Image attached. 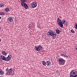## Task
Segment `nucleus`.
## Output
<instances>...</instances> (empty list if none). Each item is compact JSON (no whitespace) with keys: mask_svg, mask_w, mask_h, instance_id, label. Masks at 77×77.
<instances>
[{"mask_svg":"<svg viewBox=\"0 0 77 77\" xmlns=\"http://www.w3.org/2000/svg\"><path fill=\"white\" fill-rule=\"evenodd\" d=\"M5 73L6 75H13L14 74V71L12 68H10L9 69L7 68L5 70Z\"/></svg>","mask_w":77,"mask_h":77,"instance_id":"1","label":"nucleus"},{"mask_svg":"<svg viewBox=\"0 0 77 77\" xmlns=\"http://www.w3.org/2000/svg\"><path fill=\"white\" fill-rule=\"evenodd\" d=\"M0 57L2 60H5L6 62H8L9 61L11 58H12V56L11 55H9L6 58L5 56L3 55H1Z\"/></svg>","mask_w":77,"mask_h":77,"instance_id":"2","label":"nucleus"},{"mask_svg":"<svg viewBox=\"0 0 77 77\" xmlns=\"http://www.w3.org/2000/svg\"><path fill=\"white\" fill-rule=\"evenodd\" d=\"M47 34L49 36L51 35L53 38L54 39L56 38V36H57V35L54 33V32L52 30H49Z\"/></svg>","mask_w":77,"mask_h":77,"instance_id":"3","label":"nucleus"},{"mask_svg":"<svg viewBox=\"0 0 77 77\" xmlns=\"http://www.w3.org/2000/svg\"><path fill=\"white\" fill-rule=\"evenodd\" d=\"M26 0H20V1L21 2V5L23 6H24L25 9H29V6L27 5V4L25 3V2H26Z\"/></svg>","mask_w":77,"mask_h":77,"instance_id":"4","label":"nucleus"},{"mask_svg":"<svg viewBox=\"0 0 77 77\" xmlns=\"http://www.w3.org/2000/svg\"><path fill=\"white\" fill-rule=\"evenodd\" d=\"M70 75V77H76L77 76L76 71L74 70H72L71 71Z\"/></svg>","mask_w":77,"mask_h":77,"instance_id":"5","label":"nucleus"},{"mask_svg":"<svg viewBox=\"0 0 77 77\" xmlns=\"http://www.w3.org/2000/svg\"><path fill=\"white\" fill-rule=\"evenodd\" d=\"M57 60L59 64L62 65H64L65 63V60L62 58H60Z\"/></svg>","mask_w":77,"mask_h":77,"instance_id":"6","label":"nucleus"},{"mask_svg":"<svg viewBox=\"0 0 77 77\" xmlns=\"http://www.w3.org/2000/svg\"><path fill=\"white\" fill-rule=\"evenodd\" d=\"M57 23L60 27L62 28H63V23L61 20H60L59 17H58L57 19Z\"/></svg>","mask_w":77,"mask_h":77,"instance_id":"7","label":"nucleus"},{"mask_svg":"<svg viewBox=\"0 0 77 77\" xmlns=\"http://www.w3.org/2000/svg\"><path fill=\"white\" fill-rule=\"evenodd\" d=\"M35 49L36 51H40V50H42V46L39 45L35 47Z\"/></svg>","mask_w":77,"mask_h":77,"instance_id":"8","label":"nucleus"},{"mask_svg":"<svg viewBox=\"0 0 77 77\" xmlns=\"http://www.w3.org/2000/svg\"><path fill=\"white\" fill-rule=\"evenodd\" d=\"M30 6H32V8H35L37 6V4L35 2H32L29 5Z\"/></svg>","mask_w":77,"mask_h":77,"instance_id":"9","label":"nucleus"},{"mask_svg":"<svg viewBox=\"0 0 77 77\" xmlns=\"http://www.w3.org/2000/svg\"><path fill=\"white\" fill-rule=\"evenodd\" d=\"M8 22H10V23H11V22H12L14 20H13V19H12V17H10V16H8Z\"/></svg>","mask_w":77,"mask_h":77,"instance_id":"10","label":"nucleus"},{"mask_svg":"<svg viewBox=\"0 0 77 77\" xmlns=\"http://www.w3.org/2000/svg\"><path fill=\"white\" fill-rule=\"evenodd\" d=\"M46 65H47L48 66H50V65H51V63H50V61L49 60L46 61Z\"/></svg>","mask_w":77,"mask_h":77,"instance_id":"11","label":"nucleus"},{"mask_svg":"<svg viewBox=\"0 0 77 77\" xmlns=\"http://www.w3.org/2000/svg\"><path fill=\"white\" fill-rule=\"evenodd\" d=\"M61 56H63V57H66L67 58L68 57V56L66 55V54H61L60 55Z\"/></svg>","mask_w":77,"mask_h":77,"instance_id":"12","label":"nucleus"},{"mask_svg":"<svg viewBox=\"0 0 77 77\" xmlns=\"http://www.w3.org/2000/svg\"><path fill=\"white\" fill-rule=\"evenodd\" d=\"M2 54L3 56H6L7 55V54L6 53V51H2Z\"/></svg>","mask_w":77,"mask_h":77,"instance_id":"13","label":"nucleus"},{"mask_svg":"<svg viewBox=\"0 0 77 77\" xmlns=\"http://www.w3.org/2000/svg\"><path fill=\"white\" fill-rule=\"evenodd\" d=\"M4 74V73H3V72L0 69V75H3Z\"/></svg>","mask_w":77,"mask_h":77,"instance_id":"14","label":"nucleus"},{"mask_svg":"<svg viewBox=\"0 0 77 77\" xmlns=\"http://www.w3.org/2000/svg\"><path fill=\"white\" fill-rule=\"evenodd\" d=\"M42 64L43 65H44L45 66H46V62L45 63V62L44 61H43L42 62Z\"/></svg>","mask_w":77,"mask_h":77,"instance_id":"15","label":"nucleus"},{"mask_svg":"<svg viewBox=\"0 0 77 77\" xmlns=\"http://www.w3.org/2000/svg\"><path fill=\"white\" fill-rule=\"evenodd\" d=\"M6 12H9V9L8 8H6L5 9Z\"/></svg>","mask_w":77,"mask_h":77,"instance_id":"16","label":"nucleus"},{"mask_svg":"<svg viewBox=\"0 0 77 77\" xmlns=\"http://www.w3.org/2000/svg\"><path fill=\"white\" fill-rule=\"evenodd\" d=\"M56 32L57 34H59L60 33V31L57 29L56 30Z\"/></svg>","mask_w":77,"mask_h":77,"instance_id":"17","label":"nucleus"},{"mask_svg":"<svg viewBox=\"0 0 77 77\" xmlns=\"http://www.w3.org/2000/svg\"><path fill=\"white\" fill-rule=\"evenodd\" d=\"M62 21H63V24H65V23L66 22L65 20H62Z\"/></svg>","mask_w":77,"mask_h":77,"instance_id":"18","label":"nucleus"},{"mask_svg":"<svg viewBox=\"0 0 77 77\" xmlns=\"http://www.w3.org/2000/svg\"><path fill=\"white\" fill-rule=\"evenodd\" d=\"M75 28L77 29V23H75Z\"/></svg>","mask_w":77,"mask_h":77,"instance_id":"19","label":"nucleus"},{"mask_svg":"<svg viewBox=\"0 0 77 77\" xmlns=\"http://www.w3.org/2000/svg\"><path fill=\"white\" fill-rule=\"evenodd\" d=\"M4 13L3 12H1L0 13V15H3Z\"/></svg>","mask_w":77,"mask_h":77,"instance_id":"20","label":"nucleus"},{"mask_svg":"<svg viewBox=\"0 0 77 77\" xmlns=\"http://www.w3.org/2000/svg\"><path fill=\"white\" fill-rule=\"evenodd\" d=\"M71 32L72 33H75V32H74V31L73 29L71 30Z\"/></svg>","mask_w":77,"mask_h":77,"instance_id":"21","label":"nucleus"},{"mask_svg":"<svg viewBox=\"0 0 77 77\" xmlns=\"http://www.w3.org/2000/svg\"><path fill=\"white\" fill-rule=\"evenodd\" d=\"M75 48L76 50H77V45L75 46Z\"/></svg>","mask_w":77,"mask_h":77,"instance_id":"22","label":"nucleus"},{"mask_svg":"<svg viewBox=\"0 0 77 77\" xmlns=\"http://www.w3.org/2000/svg\"><path fill=\"white\" fill-rule=\"evenodd\" d=\"M2 4H0V8H2Z\"/></svg>","mask_w":77,"mask_h":77,"instance_id":"23","label":"nucleus"},{"mask_svg":"<svg viewBox=\"0 0 77 77\" xmlns=\"http://www.w3.org/2000/svg\"><path fill=\"white\" fill-rule=\"evenodd\" d=\"M28 28H29V29H31V28H32V26H29Z\"/></svg>","mask_w":77,"mask_h":77,"instance_id":"24","label":"nucleus"},{"mask_svg":"<svg viewBox=\"0 0 77 77\" xmlns=\"http://www.w3.org/2000/svg\"><path fill=\"white\" fill-rule=\"evenodd\" d=\"M2 7H3H3H4V6H5V4H3V3H2Z\"/></svg>","mask_w":77,"mask_h":77,"instance_id":"25","label":"nucleus"},{"mask_svg":"<svg viewBox=\"0 0 77 77\" xmlns=\"http://www.w3.org/2000/svg\"><path fill=\"white\" fill-rule=\"evenodd\" d=\"M2 41L1 40V39L0 38V42Z\"/></svg>","mask_w":77,"mask_h":77,"instance_id":"26","label":"nucleus"},{"mask_svg":"<svg viewBox=\"0 0 77 77\" xmlns=\"http://www.w3.org/2000/svg\"><path fill=\"white\" fill-rule=\"evenodd\" d=\"M1 18H2V17H0V19H1Z\"/></svg>","mask_w":77,"mask_h":77,"instance_id":"27","label":"nucleus"},{"mask_svg":"<svg viewBox=\"0 0 77 77\" xmlns=\"http://www.w3.org/2000/svg\"><path fill=\"white\" fill-rule=\"evenodd\" d=\"M67 24V23L66 22V24Z\"/></svg>","mask_w":77,"mask_h":77,"instance_id":"28","label":"nucleus"},{"mask_svg":"<svg viewBox=\"0 0 77 77\" xmlns=\"http://www.w3.org/2000/svg\"><path fill=\"white\" fill-rule=\"evenodd\" d=\"M65 0H62V1H64Z\"/></svg>","mask_w":77,"mask_h":77,"instance_id":"29","label":"nucleus"}]
</instances>
